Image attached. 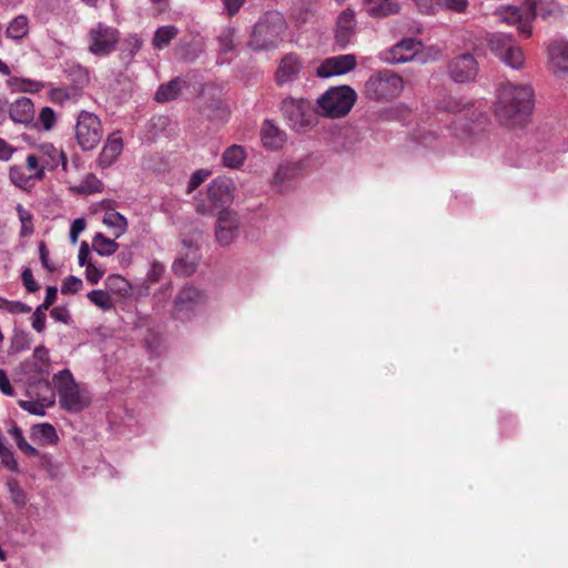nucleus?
I'll return each instance as SVG.
<instances>
[{"label":"nucleus","instance_id":"nucleus-60","mask_svg":"<svg viewBox=\"0 0 568 568\" xmlns=\"http://www.w3.org/2000/svg\"><path fill=\"white\" fill-rule=\"evenodd\" d=\"M224 4L225 12L230 17H234L242 6L245 3L246 0H222Z\"/></svg>","mask_w":568,"mask_h":568},{"label":"nucleus","instance_id":"nucleus-1","mask_svg":"<svg viewBox=\"0 0 568 568\" xmlns=\"http://www.w3.org/2000/svg\"><path fill=\"white\" fill-rule=\"evenodd\" d=\"M534 109V90L528 84L503 82L497 90L495 114L509 126L523 125Z\"/></svg>","mask_w":568,"mask_h":568},{"label":"nucleus","instance_id":"nucleus-61","mask_svg":"<svg viewBox=\"0 0 568 568\" xmlns=\"http://www.w3.org/2000/svg\"><path fill=\"white\" fill-rule=\"evenodd\" d=\"M51 317L61 323L68 324L70 321V313L65 307L57 306L51 311Z\"/></svg>","mask_w":568,"mask_h":568},{"label":"nucleus","instance_id":"nucleus-64","mask_svg":"<svg viewBox=\"0 0 568 568\" xmlns=\"http://www.w3.org/2000/svg\"><path fill=\"white\" fill-rule=\"evenodd\" d=\"M58 290L54 286H49L45 292V297L40 307L48 310L57 300Z\"/></svg>","mask_w":568,"mask_h":568},{"label":"nucleus","instance_id":"nucleus-2","mask_svg":"<svg viewBox=\"0 0 568 568\" xmlns=\"http://www.w3.org/2000/svg\"><path fill=\"white\" fill-rule=\"evenodd\" d=\"M286 30V21L278 11L265 12L254 24L250 47L254 50L275 48Z\"/></svg>","mask_w":568,"mask_h":568},{"label":"nucleus","instance_id":"nucleus-20","mask_svg":"<svg viewBox=\"0 0 568 568\" xmlns=\"http://www.w3.org/2000/svg\"><path fill=\"white\" fill-rule=\"evenodd\" d=\"M37 155L47 170H54L60 164L63 171L68 170V159L61 149L52 143H42L37 148Z\"/></svg>","mask_w":568,"mask_h":568},{"label":"nucleus","instance_id":"nucleus-58","mask_svg":"<svg viewBox=\"0 0 568 568\" xmlns=\"http://www.w3.org/2000/svg\"><path fill=\"white\" fill-rule=\"evenodd\" d=\"M85 229V221L84 219H75L70 227V241L72 244H75L78 242L79 235L84 231Z\"/></svg>","mask_w":568,"mask_h":568},{"label":"nucleus","instance_id":"nucleus-56","mask_svg":"<svg viewBox=\"0 0 568 568\" xmlns=\"http://www.w3.org/2000/svg\"><path fill=\"white\" fill-rule=\"evenodd\" d=\"M21 280H22V283H23L26 290L29 293H34L39 290V285L34 281L32 271L30 268L27 267L22 271Z\"/></svg>","mask_w":568,"mask_h":568},{"label":"nucleus","instance_id":"nucleus-27","mask_svg":"<svg viewBox=\"0 0 568 568\" xmlns=\"http://www.w3.org/2000/svg\"><path fill=\"white\" fill-rule=\"evenodd\" d=\"M297 174V166L292 163L280 164L273 175L272 183L280 192L286 190L288 182H291Z\"/></svg>","mask_w":568,"mask_h":568},{"label":"nucleus","instance_id":"nucleus-45","mask_svg":"<svg viewBox=\"0 0 568 568\" xmlns=\"http://www.w3.org/2000/svg\"><path fill=\"white\" fill-rule=\"evenodd\" d=\"M10 181L18 187L27 189L30 186L32 178L24 173L22 166L13 165L9 170Z\"/></svg>","mask_w":568,"mask_h":568},{"label":"nucleus","instance_id":"nucleus-28","mask_svg":"<svg viewBox=\"0 0 568 568\" xmlns=\"http://www.w3.org/2000/svg\"><path fill=\"white\" fill-rule=\"evenodd\" d=\"M29 33V19L21 14L12 19L7 29L6 36L13 41H20Z\"/></svg>","mask_w":568,"mask_h":568},{"label":"nucleus","instance_id":"nucleus-30","mask_svg":"<svg viewBox=\"0 0 568 568\" xmlns=\"http://www.w3.org/2000/svg\"><path fill=\"white\" fill-rule=\"evenodd\" d=\"M31 437L41 445H52L58 442V435L51 424H37L32 427Z\"/></svg>","mask_w":568,"mask_h":568},{"label":"nucleus","instance_id":"nucleus-47","mask_svg":"<svg viewBox=\"0 0 568 568\" xmlns=\"http://www.w3.org/2000/svg\"><path fill=\"white\" fill-rule=\"evenodd\" d=\"M0 310L12 314H26L31 311V307L21 302L8 301L0 296Z\"/></svg>","mask_w":568,"mask_h":568},{"label":"nucleus","instance_id":"nucleus-38","mask_svg":"<svg viewBox=\"0 0 568 568\" xmlns=\"http://www.w3.org/2000/svg\"><path fill=\"white\" fill-rule=\"evenodd\" d=\"M54 404L53 397L42 400H20L19 406L36 416H44L45 408Z\"/></svg>","mask_w":568,"mask_h":568},{"label":"nucleus","instance_id":"nucleus-31","mask_svg":"<svg viewBox=\"0 0 568 568\" xmlns=\"http://www.w3.org/2000/svg\"><path fill=\"white\" fill-rule=\"evenodd\" d=\"M179 29L175 26H162L154 32L152 45L155 50H163L176 38Z\"/></svg>","mask_w":568,"mask_h":568},{"label":"nucleus","instance_id":"nucleus-46","mask_svg":"<svg viewBox=\"0 0 568 568\" xmlns=\"http://www.w3.org/2000/svg\"><path fill=\"white\" fill-rule=\"evenodd\" d=\"M27 169L31 172L32 180H42L44 178L45 168L41 163L37 154H29L26 159Z\"/></svg>","mask_w":568,"mask_h":568},{"label":"nucleus","instance_id":"nucleus-22","mask_svg":"<svg viewBox=\"0 0 568 568\" xmlns=\"http://www.w3.org/2000/svg\"><path fill=\"white\" fill-rule=\"evenodd\" d=\"M364 11L374 19H383L400 11L396 0H364Z\"/></svg>","mask_w":568,"mask_h":568},{"label":"nucleus","instance_id":"nucleus-55","mask_svg":"<svg viewBox=\"0 0 568 568\" xmlns=\"http://www.w3.org/2000/svg\"><path fill=\"white\" fill-rule=\"evenodd\" d=\"M103 275L104 271L97 267L94 264L88 263L85 265V277L91 284H97Z\"/></svg>","mask_w":568,"mask_h":568},{"label":"nucleus","instance_id":"nucleus-6","mask_svg":"<svg viewBox=\"0 0 568 568\" xmlns=\"http://www.w3.org/2000/svg\"><path fill=\"white\" fill-rule=\"evenodd\" d=\"M403 79L390 70H382L365 83V94L369 100L388 101L403 91Z\"/></svg>","mask_w":568,"mask_h":568},{"label":"nucleus","instance_id":"nucleus-16","mask_svg":"<svg viewBox=\"0 0 568 568\" xmlns=\"http://www.w3.org/2000/svg\"><path fill=\"white\" fill-rule=\"evenodd\" d=\"M423 43L414 38H406L384 52L383 60L389 64L410 61L422 50Z\"/></svg>","mask_w":568,"mask_h":568},{"label":"nucleus","instance_id":"nucleus-51","mask_svg":"<svg viewBox=\"0 0 568 568\" xmlns=\"http://www.w3.org/2000/svg\"><path fill=\"white\" fill-rule=\"evenodd\" d=\"M81 287L82 281L77 276L70 275L64 278L61 286V293L63 295L73 294L77 293Z\"/></svg>","mask_w":568,"mask_h":568},{"label":"nucleus","instance_id":"nucleus-50","mask_svg":"<svg viewBox=\"0 0 568 568\" xmlns=\"http://www.w3.org/2000/svg\"><path fill=\"white\" fill-rule=\"evenodd\" d=\"M81 189L89 193H98L103 189V183L94 174L89 173L82 181Z\"/></svg>","mask_w":568,"mask_h":568},{"label":"nucleus","instance_id":"nucleus-52","mask_svg":"<svg viewBox=\"0 0 568 568\" xmlns=\"http://www.w3.org/2000/svg\"><path fill=\"white\" fill-rule=\"evenodd\" d=\"M30 347L29 336L26 333H17L11 341V352L20 353Z\"/></svg>","mask_w":568,"mask_h":568},{"label":"nucleus","instance_id":"nucleus-10","mask_svg":"<svg viewBox=\"0 0 568 568\" xmlns=\"http://www.w3.org/2000/svg\"><path fill=\"white\" fill-rule=\"evenodd\" d=\"M281 111L293 130H304L313 122L312 104L305 99L286 98L282 101Z\"/></svg>","mask_w":568,"mask_h":568},{"label":"nucleus","instance_id":"nucleus-12","mask_svg":"<svg viewBox=\"0 0 568 568\" xmlns=\"http://www.w3.org/2000/svg\"><path fill=\"white\" fill-rule=\"evenodd\" d=\"M495 16L507 24H518V31L525 38L532 33L530 23L534 20V11H528L527 7L501 6L496 9Z\"/></svg>","mask_w":568,"mask_h":568},{"label":"nucleus","instance_id":"nucleus-35","mask_svg":"<svg viewBox=\"0 0 568 568\" xmlns=\"http://www.w3.org/2000/svg\"><path fill=\"white\" fill-rule=\"evenodd\" d=\"M219 54H227L232 52L236 47V29L233 27H226L219 33Z\"/></svg>","mask_w":568,"mask_h":568},{"label":"nucleus","instance_id":"nucleus-44","mask_svg":"<svg viewBox=\"0 0 568 568\" xmlns=\"http://www.w3.org/2000/svg\"><path fill=\"white\" fill-rule=\"evenodd\" d=\"M438 10L450 11L454 13L463 14L468 11V0H437Z\"/></svg>","mask_w":568,"mask_h":568},{"label":"nucleus","instance_id":"nucleus-42","mask_svg":"<svg viewBox=\"0 0 568 568\" xmlns=\"http://www.w3.org/2000/svg\"><path fill=\"white\" fill-rule=\"evenodd\" d=\"M10 435L14 439L18 448L23 454H26L27 456H30V457L38 456L39 452L26 440L23 433L19 427H13L10 430Z\"/></svg>","mask_w":568,"mask_h":568},{"label":"nucleus","instance_id":"nucleus-17","mask_svg":"<svg viewBox=\"0 0 568 568\" xmlns=\"http://www.w3.org/2000/svg\"><path fill=\"white\" fill-rule=\"evenodd\" d=\"M548 63L551 71L559 75L568 73V42L554 40L548 44Z\"/></svg>","mask_w":568,"mask_h":568},{"label":"nucleus","instance_id":"nucleus-53","mask_svg":"<svg viewBox=\"0 0 568 568\" xmlns=\"http://www.w3.org/2000/svg\"><path fill=\"white\" fill-rule=\"evenodd\" d=\"M210 175L207 170H199L194 172L189 181L187 192L191 193L197 189Z\"/></svg>","mask_w":568,"mask_h":568},{"label":"nucleus","instance_id":"nucleus-62","mask_svg":"<svg viewBox=\"0 0 568 568\" xmlns=\"http://www.w3.org/2000/svg\"><path fill=\"white\" fill-rule=\"evenodd\" d=\"M14 151V148H12L4 139L0 138V161H9Z\"/></svg>","mask_w":568,"mask_h":568},{"label":"nucleus","instance_id":"nucleus-23","mask_svg":"<svg viewBox=\"0 0 568 568\" xmlns=\"http://www.w3.org/2000/svg\"><path fill=\"white\" fill-rule=\"evenodd\" d=\"M49 366V349L43 345L37 346L33 351L32 358L22 363L24 372L37 373L40 375H48Z\"/></svg>","mask_w":568,"mask_h":568},{"label":"nucleus","instance_id":"nucleus-14","mask_svg":"<svg viewBox=\"0 0 568 568\" xmlns=\"http://www.w3.org/2000/svg\"><path fill=\"white\" fill-rule=\"evenodd\" d=\"M200 258L199 247L191 241L183 240L182 250L173 262L172 268L179 276H190L196 271Z\"/></svg>","mask_w":568,"mask_h":568},{"label":"nucleus","instance_id":"nucleus-9","mask_svg":"<svg viewBox=\"0 0 568 568\" xmlns=\"http://www.w3.org/2000/svg\"><path fill=\"white\" fill-rule=\"evenodd\" d=\"M118 29L98 22L88 31L89 51L98 57L109 55L119 42Z\"/></svg>","mask_w":568,"mask_h":568},{"label":"nucleus","instance_id":"nucleus-24","mask_svg":"<svg viewBox=\"0 0 568 568\" xmlns=\"http://www.w3.org/2000/svg\"><path fill=\"white\" fill-rule=\"evenodd\" d=\"M286 134L271 120H265L261 128V141L263 145L271 150H277L283 146Z\"/></svg>","mask_w":568,"mask_h":568},{"label":"nucleus","instance_id":"nucleus-33","mask_svg":"<svg viewBox=\"0 0 568 568\" xmlns=\"http://www.w3.org/2000/svg\"><path fill=\"white\" fill-rule=\"evenodd\" d=\"M183 87V81L180 78H175L165 84H161L155 93V100L158 102L171 101L180 94Z\"/></svg>","mask_w":568,"mask_h":568},{"label":"nucleus","instance_id":"nucleus-49","mask_svg":"<svg viewBox=\"0 0 568 568\" xmlns=\"http://www.w3.org/2000/svg\"><path fill=\"white\" fill-rule=\"evenodd\" d=\"M0 458L2 465L11 471H18V463L13 452L0 442Z\"/></svg>","mask_w":568,"mask_h":568},{"label":"nucleus","instance_id":"nucleus-36","mask_svg":"<svg viewBox=\"0 0 568 568\" xmlns=\"http://www.w3.org/2000/svg\"><path fill=\"white\" fill-rule=\"evenodd\" d=\"M93 250L101 256H110L116 252L119 244L102 233H97L92 240Z\"/></svg>","mask_w":568,"mask_h":568},{"label":"nucleus","instance_id":"nucleus-29","mask_svg":"<svg viewBox=\"0 0 568 568\" xmlns=\"http://www.w3.org/2000/svg\"><path fill=\"white\" fill-rule=\"evenodd\" d=\"M525 4L528 11H534V19L537 16L548 19L558 11V6L552 0H526Z\"/></svg>","mask_w":568,"mask_h":568},{"label":"nucleus","instance_id":"nucleus-3","mask_svg":"<svg viewBox=\"0 0 568 568\" xmlns=\"http://www.w3.org/2000/svg\"><path fill=\"white\" fill-rule=\"evenodd\" d=\"M357 100V93L349 85L331 87L316 101L317 114L339 119L349 113Z\"/></svg>","mask_w":568,"mask_h":568},{"label":"nucleus","instance_id":"nucleus-21","mask_svg":"<svg viewBox=\"0 0 568 568\" xmlns=\"http://www.w3.org/2000/svg\"><path fill=\"white\" fill-rule=\"evenodd\" d=\"M303 68L302 61L294 53L283 57L280 62L276 79L280 84L291 83L297 79Z\"/></svg>","mask_w":568,"mask_h":568},{"label":"nucleus","instance_id":"nucleus-11","mask_svg":"<svg viewBox=\"0 0 568 568\" xmlns=\"http://www.w3.org/2000/svg\"><path fill=\"white\" fill-rule=\"evenodd\" d=\"M240 232V219L232 210L217 212L215 224V240L220 246H229L237 237Z\"/></svg>","mask_w":568,"mask_h":568},{"label":"nucleus","instance_id":"nucleus-7","mask_svg":"<svg viewBox=\"0 0 568 568\" xmlns=\"http://www.w3.org/2000/svg\"><path fill=\"white\" fill-rule=\"evenodd\" d=\"M488 45L491 52L511 69L519 70L523 68L525 62L523 49L511 36L505 33L490 34Z\"/></svg>","mask_w":568,"mask_h":568},{"label":"nucleus","instance_id":"nucleus-59","mask_svg":"<svg viewBox=\"0 0 568 568\" xmlns=\"http://www.w3.org/2000/svg\"><path fill=\"white\" fill-rule=\"evenodd\" d=\"M164 271H165L164 264H162L161 262L154 261L151 264L150 270L148 272L149 281L153 282V283L160 281V278L162 277Z\"/></svg>","mask_w":568,"mask_h":568},{"label":"nucleus","instance_id":"nucleus-63","mask_svg":"<svg viewBox=\"0 0 568 568\" xmlns=\"http://www.w3.org/2000/svg\"><path fill=\"white\" fill-rule=\"evenodd\" d=\"M0 390L8 396L13 395V388L10 384V381L7 376V373L0 368Z\"/></svg>","mask_w":568,"mask_h":568},{"label":"nucleus","instance_id":"nucleus-4","mask_svg":"<svg viewBox=\"0 0 568 568\" xmlns=\"http://www.w3.org/2000/svg\"><path fill=\"white\" fill-rule=\"evenodd\" d=\"M53 383L59 395L60 406L63 409L78 413L89 405V395L79 388L69 369L57 373L53 376Z\"/></svg>","mask_w":568,"mask_h":568},{"label":"nucleus","instance_id":"nucleus-41","mask_svg":"<svg viewBox=\"0 0 568 568\" xmlns=\"http://www.w3.org/2000/svg\"><path fill=\"white\" fill-rule=\"evenodd\" d=\"M89 301L103 311H110L114 307L109 293L102 290H94L88 294Z\"/></svg>","mask_w":568,"mask_h":568},{"label":"nucleus","instance_id":"nucleus-48","mask_svg":"<svg viewBox=\"0 0 568 568\" xmlns=\"http://www.w3.org/2000/svg\"><path fill=\"white\" fill-rule=\"evenodd\" d=\"M57 121L55 113L53 109L49 106H44L41 109L38 118V122L42 126L43 130L50 131L54 126Z\"/></svg>","mask_w":568,"mask_h":568},{"label":"nucleus","instance_id":"nucleus-34","mask_svg":"<svg viewBox=\"0 0 568 568\" xmlns=\"http://www.w3.org/2000/svg\"><path fill=\"white\" fill-rule=\"evenodd\" d=\"M246 158V152L243 146L233 144L227 148L223 155L222 162L226 168L237 169L240 168Z\"/></svg>","mask_w":568,"mask_h":568},{"label":"nucleus","instance_id":"nucleus-5","mask_svg":"<svg viewBox=\"0 0 568 568\" xmlns=\"http://www.w3.org/2000/svg\"><path fill=\"white\" fill-rule=\"evenodd\" d=\"M73 131L78 146L84 152L94 150L104 133L100 118L85 110L77 115Z\"/></svg>","mask_w":568,"mask_h":568},{"label":"nucleus","instance_id":"nucleus-26","mask_svg":"<svg viewBox=\"0 0 568 568\" xmlns=\"http://www.w3.org/2000/svg\"><path fill=\"white\" fill-rule=\"evenodd\" d=\"M10 118L16 123L29 124L34 119V106L31 99L22 97L16 100L9 109Z\"/></svg>","mask_w":568,"mask_h":568},{"label":"nucleus","instance_id":"nucleus-43","mask_svg":"<svg viewBox=\"0 0 568 568\" xmlns=\"http://www.w3.org/2000/svg\"><path fill=\"white\" fill-rule=\"evenodd\" d=\"M105 284L108 288L119 295H126L130 291V284L129 282L121 275H110L108 276Z\"/></svg>","mask_w":568,"mask_h":568},{"label":"nucleus","instance_id":"nucleus-37","mask_svg":"<svg viewBox=\"0 0 568 568\" xmlns=\"http://www.w3.org/2000/svg\"><path fill=\"white\" fill-rule=\"evenodd\" d=\"M6 486L10 495L11 501L17 507H23L27 504V494L20 486L19 481L13 477H9L6 480Z\"/></svg>","mask_w":568,"mask_h":568},{"label":"nucleus","instance_id":"nucleus-25","mask_svg":"<svg viewBox=\"0 0 568 568\" xmlns=\"http://www.w3.org/2000/svg\"><path fill=\"white\" fill-rule=\"evenodd\" d=\"M203 297V293L199 288L191 285L184 286L174 301L175 310L179 313H186L202 303Z\"/></svg>","mask_w":568,"mask_h":568},{"label":"nucleus","instance_id":"nucleus-57","mask_svg":"<svg viewBox=\"0 0 568 568\" xmlns=\"http://www.w3.org/2000/svg\"><path fill=\"white\" fill-rule=\"evenodd\" d=\"M43 311L45 310L38 306L32 314V327L39 333L43 332L45 327V314Z\"/></svg>","mask_w":568,"mask_h":568},{"label":"nucleus","instance_id":"nucleus-8","mask_svg":"<svg viewBox=\"0 0 568 568\" xmlns=\"http://www.w3.org/2000/svg\"><path fill=\"white\" fill-rule=\"evenodd\" d=\"M207 200L210 205L199 202L196 204V212L203 215L213 214L215 210H229L227 206L233 201V184L226 179H215L207 187Z\"/></svg>","mask_w":568,"mask_h":568},{"label":"nucleus","instance_id":"nucleus-32","mask_svg":"<svg viewBox=\"0 0 568 568\" xmlns=\"http://www.w3.org/2000/svg\"><path fill=\"white\" fill-rule=\"evenodd\" d=\"M103 223L112 230L115 239L123 235L128 230L126 219L116 211H108L103 215Z\"/></svg>","mask_w":568,"mask_h":568},{"label":"nucleus","instance_id":"nucleus-19","mask_svg":"<svg viewBox=\"0 0 568 568\" xmlns=\"http://www.w3.org/2000/svg\"><path fill=\"white\" fill-rule=\"evenodd\" d=\"M123 151V140L119 132L108 135L104 145L98 156V164L102 169L110 168L119 159Z\"/></svg>","mask_w":568,"mask_h":568},{"label":"nucleus","instance_id":"nucleus-40","mask_svg":"<svg viewBox=\"0 0 568 568\" xmlns=\"http://www.w3.org/2000/svg\"><path fill=\"white\" fill-rule=\"evenodd\" d=\"M123 45L121 57L123 60L130 61L141 50L143 41L136 34H131L124 40Z\"/></svg>","mask_w":568,"mask_h":568},{"label":"nucleus","instance_id":"nucleus-18","mask_svg":"<svg viewBox=\"0 0 568 568\" xmlns=\"http://www.w3.org/2000/svg\"><path fill=\"white\" fill-rule=\"evenodd\" d=\"M356 19L352 9L342 11L336 21L335 39L341 48H345L355 34Z\"/></svg>","mask_w":568,"mask_h":568},{"label":"nucleus","instance_id":"nucleus-13","mask_svg":"<svg viewBox=\"0 0 568 568\" xmlns=\"http://www.w3.org/2000/svg\"><path fill=\"white\" fill-rule=\"evenodd\" d=\"M478 72V63L470 53H463L449 61L448 74L458 83L473 81Z\"/></svg>","mask_w":568,"mask_h":568},{"label":"nucleus","instance_id":"nucleus-54","mask_svg":"<svg viewBox=\"0 0 568 568\" xmlns=\"http://www.w3.org/2000/svg\"><path fill=\"white\" fill-rule=\"evenodd\" d=\"M418 11L425 14H435L438 11L437 0H413Z\"/></svg>","mask_w":568,"mask_h":568},{"label":"nucleus","instance_id":"nucleus-39","mask_svg":"<svg viewBox=\"0 0 568 568\" xmlns=\"http://www.w3.org/2000/svg\"><path fill=\"white\" fill-rule=\"evenodd\" d=\"M16 210L18 213L19 221L21 223L20 233H19L20 236L21 237L31 236L34 232L32 214L30 213V211L24 209L21 204H18Z\"/></svg>","mask_w":568,"mask_h":568},{"label":"nucleus","instance_id":"nucleus-15","mask_svg":"<svg viewBox=\"0 0 568 568\" xmlns=\"http://www.w3.org/2000/svg\"><path fill=\"white\" fill-rule=\"evenodd\" d=\"M356 67V57L354 54H341L325 59L317 68L316 74L320 78H331L343 75Z\"/></svg>","mask_w":568,"mask_h":568}]
</instances>
